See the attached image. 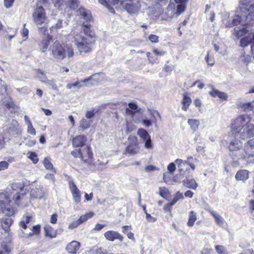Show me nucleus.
<instances>
[{"instance_id": "1", "label": "nucleus", "mask_w": 254, "mask_h": 254, "mask_svg": "<svg viewBox=\"0 0 254 254\" xmlns=\"http://www.w3.org/2000/svg\"><path fill=\"white\" fill-rule=\"evenodd\" d=\"M25 194L23 187L18 186L15 183L12 185L11 190L0 193V213L7 216L12 215L15 206H19L28 201Z\"/></svg>"}, {"instance_id": "2", "label": "nucleus", "mask_w": 254, "mask_h": 254, "mask_svg": "<svg viewBox=\"0 0 254 254\" xmlns=\"http://www.w3.org/2000/svg\"><path fill=\"white\" fill-rule=\"evenodd\" d=\"M251 119L247 114L238 116L232 122V132L244 140L254 136V125L250 123Z\"/></svg>"}, {"instance_id": "3", "label": "nucleus", "mask_w": 254, "mask_h": 254, "mask_svg": "<svg viewBox=\"0 0 254 254\" xmlns=\"http://www.w3.org/2000/svg\"><path fill=\"white\" fill-rule=\"evenodd\" d=\"M242 6L236 11L231 22L226 24L227 26L232 27L238 24L248 25L254 19V0H240Z\"/></svg>"}, {"instance_id": "4", "label": "nucleus", "mask_w": 254, "mask_h": 254, "mask_svg": "<svg viewBox=\"0 0 254 254\" xmlns=\"http://www.w3.org/2000/svg\"><path fill=\"white\" fill-rule=\"evenodd\" d=\"M90 24H82L83 34H76L74 43L80 53H90L92 50V46L95 42L94 32L90 29Z\"/></svg>"}, {"instance_id": "5", "label": "nucleus", "mask_w": 254, "mask_h": 254, "mask_svg": "<svg viewBox=\"0 0 254 254\" xmlns=\"http://www.w3.org/2000/svg\"><path fill=\"white\" fill-rule=\"evenodd\" d=\"M147 115H143L139 112H134L133 111L130 109H126V113L127 115L131 116L132 120L136 124L141 123L144 126L146 127H149L152 125V123L155 124L156 127H157L156 124V119L155 115H156L160 119H161V116L160 113L156 111L148 109Z\"/></svg>"}, {"instance_id": "6", "label": "nucleus", "mask_w": 254, "mask_h": 254, "mask_svg": "<svg viewBox=\"0 0 254 254\" xmlns=\"http://www.w3.org/2000/svg\"><path fill=\"white\" fill-rule=\"evenodd\" d=\"M50 55L58 61L64 59L67 55L68 59L72 57L74 55L73 49L71 47H65L59 41H55L49 48Z\"/></svg>"}, {"instance_id": "7", "label": "nucleus", "mask_w": 254, "mask_h": 254, "mask_svg": "<svg viewBox=\"0 0 254 254\" xmlns=\"http://www.w3.org/2000/svg\"><path fill=\"white\" fill-rule=\"evenodd\" d=\"M141 0H112L111 4L117 9H124L129 14L137 13L141 7Z\"/></svg>"}, {"instance_id": "8", "label": "nucleus", "mask_w": 254, "mask_h": 254, "mask_svg": "<svg viewBox=\"0 0 254 254\" xmlns=\"http://www.w3.org/2000/svg\"><path fill=\"white\" fill-rule=\"evenodd\" d=\"M238 159H247L254 156V139L249 140L244 144L243 148L238 152Z\"/></svg>"}, {"instance_id": "9", "label": "nucleus", "mask_w": 254, "mask_h": 254, "mask_svg": "<svg viewBox=\"0 0 254 254\" xmlns=\"http://www.w3.org/2000/svg\"><path fill=\"white\" fill-rule=\"evenodd\" d=\"M33 21L37 25H42L46 23L47 17L44 8L42 6H37L32 13Z\"/></svg>"}, {"instance_id": "10", "label": "nucleus", "mask_w": 254, "mask_h": 254, "mask_svg": "<svg viewBox=\"0 0 254 254\" xmlns=\"http://www.w3.org/2000/svg\"><path fill=\"white\" fill-rule=\"evenodd\" d=\"M229 148L232 151L231 155L234 159H238V152L241 150L242 147V142L235 136L229 137Z\"/></svg>"}, {"instance_id": "11", "label": "nucleus", "mask_w": 254, "mask_h": 254, "mask_svg": "<svg viewBox=\"0 0 254 254\" xmlns=\"http://www.w3.org/2000/svg\"><path fill=\"white\" fill-rule=\"evenodd\" d=\"M80 157L90 169H94L93 154L90 147L87 146L80 150Z\"/></svg>"}, {"instance_id": "12", "label": "nucleus", "mask_w": 254, "mask_h": 254, "mask_svg": "<svg viewBox=\"0 0 254 254\" xmlns=\"http://www.w3.org/2000/svg\"><path fill=\"white\" fill-rule=\"evenodd\" d=\"M129 144L126 149V152L130 155H135L139 151L137 138L135 136L128 137Z\"/></svg>"}, {"instance_id": "13", "label": "nucleus", "mask_w": 254, "mask_h": 254, "mask_svg": "<svg viewBox=\"0 0 254 254\" xmlns=\"http://www.w3.org/2000/svg\"><path fill=\"white\" fill-rule=\"evenodd\" d=\"M137 134L145 142L144 147L147 149L153 148L151 137L148 132L143 128H140L138 129Z\"/></svg>"}, {"instance_id": "14", "label": "nucleus", "mask_w": 254, "mask_h": 254, "mask_svg": "<svg viewBox=\"0 0 254 254\" xmlns=\"http://www.w3.org/2000/svg\"><path fill=\"white\" fill-rule=\"evenodd\" d=\"M36 77L39 79L41 82L51 86L53 90H57L58 87L55 83L53 79L49 80L47 78L45 72L41 69H38L36 71Z\"/></svg>"}, {"instance_id": "15", "label": "nucleus", "mask_w": 254, "mask_h": 254, "mask_svg": "<svg viewBox=\"0 0 254 254\" xmlns=\"http://www.w3.org/2000/svg\"><path fill=\"white\" fill-rule=\"evenodd\" d=\"M77 15L79 16L80 20H83L84 21L82 24L85 22H91L93 20L91 13L90 10L86 9L83 7H80L77 10Z\"/></svg>"}, {"instance_id": "16", "label": "nucleus", "mask_w": 254, "mask_h": 254, "mask_svg": "<svg viewBox=\"0 0 254 254\" xmlns=\"http://www.w3.org/2000/svg\"><path fill=\"white\" fill-rule=\"evenodd\" d=\"M251 43V52L254 58V33H249V35L244 37L240 40V46L242 47H246Z\"/></svg>"}, {"instance_id": "17", "label": "nucleus", "mask_w": 254, "mask_h": 254, "mask_svg": "<svg viewBox=\"0 0 254 254\" xmlns=\"http://www.w3.org/2000/svg\"><path fill=\"white\" fill-rule=\"evenodd\" d=\"M104 235L106 239L109 241L113 242L119 240L120 242H123L124 240L123 236L117 231L109 230L106 231Z\"/></svg>"}, {"instance_id": "18", "label": "nucleus", "mask_w": 254, "mask_h": 254, "mask_svg": "<svg viewBox=\"0 0 254 254\" xmlns=\"http://www.w3.org/2000/svg\"><path fill=\"white\" fill-rule=\"evenodd\" d=\"M69 187L71 192L73 198L76 203H79L81 201V192L77 188L73 181H69Z\"/></svg>"}, {"instance_id": "19", "label": "nucleus", "mask_w": 254, "mask_h": 254, "mask_svg": "<svg viewBox=\"0 0 254 254\" xmlns=\"http://www.w3.org/2000/svg\"><path fill=\"white\" fill-rule=\"evenodd\" d=\"M105 78V74L103 73H97L92 75L89 78L84 79L82 81L83 83H86L87 82L91 81L92 82V84H96L102 81Z\"/></svg>"}, {"instance_id": "20", "label": "nucleus", "mask_w": 254, "mask_h": 254, "mask_svg": "<svg viewBox=\"0 0 254 254\" xmlns=\"http://www.w3.org/2000/svg\"><path fill=\"white\" fill-rule=\"evenodd\" d=\"M52 37L48 35L46 37H44L39 43V50L42 53H44L48 49L50 45Z\"/></svg>"}, {"instance_id": "21", "label": "nucleus", "mask_w": 254, "mask_h": 254, "mask_svg": "<svg viewBox=\"0 0 254 254\" xmlns=\"http://www.w3.org/2000/svg\"><path fill=\"white\" fill-rule=\"evenodd\" d=\"M242 26H243L241 27H236L234 29L233 34L237 39L241 37L250 32V30L248 29V26H247L246 25Z\"/></svg>"}, {"instance_id": "22", "label": "nucleus", "mask_w": 254, "mask_h": 254, "mask_svg": "<svg viewBox=\"0 0 254 254\" xmlns=\"http://www.w3.org/2000/svg\"><path fill=\"white\" fill-rule=\"evenodd\" d=\"M86 140V136L83 135H77L73 139L72 145L75 147H82L84 145Z\"/></svg>"}, {"instance_id": "23", "label": "nucleus", "mask_w": 254, "mask_h": 254, "mask_svg": "<svg viewBox=\"0 0 254 254\" xmlns=\"http://www.w3.org/2000/svg\"><path fill=\"white\" fill-rule=\"evenodd\" d=\"M207 210L213 216L215 219V223L217 225L222 227L224 225L225 220L224 218L217 212L213 210L211 208H209Z\"/></svg>"}, {"instance_id": "24", "label": "nucleus", "mask_w": 254, "mask_h": 254, "mask_svg": "<svg viewBox=\"0 0 254 254\" xmlns=\"http://www.w3.org/2000/svg\"><path fill=\"white\" fill-rule=\"evenodd\" d=\"M80 243L76 241H73L66 247V251L70 254H75L80 248Z\"/></svg>"}, {"instance_id": "25", "label": "nucleus", "mask_w": 254, "mask_h": 254, "mask_svg": "<svg viewBox=\"0 0 254 254\" xmlns=\"http://www.w3.org/2000/svg\"><path fill=\"white\" fill-rule=\"evenodd\" d=\"M187 122L193 132H195L198 130L200 126V121L199 120L189 119Z\"/></svg>"}, {"instance_id": "26", "label": "nucleus", "mask_w": 254, "mask_h": 254, "mask_svg": "<svg viewBox=\"0 0 254 254\" xmlns=\"http://www.w3.org/2000/svg\"><path fill=\"white\" fill-rule=\"evenodd\" d=\"M209 94L213 97H218L220 99L224 100H226L228 98V96L226 93L221 92L216 89H213L209 92Z\"/></svg>"}, {"instance_id": "27", "label": "nucleus", "mask_w": 254, "mask_h": 254, "mask_svg": "<svg viewBox=\"0 0 254 254\" xmlns=\"http://www.w3.org/2000/svg\"><path fill=\"white\" fill-rule=\"evenodd\" d=\"M183 185L184 186H185L188 188H190V189H194V190H195L198 186V185L196 183L194 179H192V178L191 179H189V178L186 179V180H185L183 181Z\"/></svg>"}, {"instance_id": "28", "label": "nucleus", "mask_w": 254, "mask_h": 254, "mask_svg": "<svg viewBox=\"0 0 254 254\" xmlns=\"http://www.w3.org/2000/svg\"><path fill=\"white\" fill-rule=\"evenodd\" d=\"M181 103L182 104V109L184 111H187L191 103V99L186 94H184Z\"/></svg>"}, {"instance_id": "29", "label": "nucleus", "mask_w": 254, "mask_h": 254, "mask_svg": "<svg viewBox=\"0 0 254 254\" xmlns=\"http://www.w3.org/2000/svg\"><path fill=\"white\" fill-rule=\"evenodd\" d=\"M235 178L238 181H245L248 178V171L246 170H240L236 173Z\"/></svg>"}, {"instance_id": "30", "label": "nucleus", "mask_w": 254, "mask_h": 254, "mask_svg": "<svg viewBox=\"0 0 254 254\" xmlns=\"http://www.w3.org/2000/svg\"><path fill=\"white\" fill-rule=\"evenodd\" d=\"M12 223V219L10 217H7L3 220L1 223V226L6 232H8Z\"/></svg>"}, {"instance_id": "31", "label": "nucleus", "mask_w": 254, "mask_h": 254, "mask_svg": "<svg viewBox=\"0 0 254 254\" xmlns=\"http://www.w3.org/2000/svg\"><path fill=\"white\" fill-rule=\"evenodd\" d=\"M197 219L196 214L194 211H190L189 215V220L187 225L189 227H191L193 226L194 222Z\"/></svg>"}, {"instance_id": "32", "label": "nucleus", "mask_w": 254, "mask_h": 254, "mask_svg": "<svg viewBox=\"0 0 254 254\" xmlns=\"http://www.w3.org/2000/svg\"><path fill=\"white\" fill-rule=\"evenodd\" d=\"M19 124L16 120H12L9 126V131L18 134L19 131Z\"/></svg>"}, {"instance_id": "33", "label": "nucleus", "mask_w": 254, "mask_h": 254, "mask_svg": "<svg viewBox=\"0 0 254 254\" xmlns=\"http://www.w3.org/2000/svg\"><path fill=\"white\" fill-rule=\"evenodd\" d=\"M184 199V195L182 192L180 191H178L175 196L174 197L173 200L171 202L168 204V205L170 206H172L174 205L178 200H182Z\"/></svg>"}, {"instance_id": "34", "label": "nucleus", "mask_w": 254, "mask_h": 254, "mask_svg": "<svg viewBox=\"0 0 254 254\" xmlns=\"http://www.w3.org/2000/svg\"><path fill=\"white\" fill-rule=\"evenodd\" d=\"M175 163L178 167L180 168L179 171L181 173H184L185 171V167L188 164L187 161H183L180 159H177L175 160Z\"/></svg>"}, {"instance_id": "35", "label": "nucleus", "mask_w": 254, "mask_h": 254, "mask_svg": "<svg viewBox=\"0 0 254 254\" xmlns=\"http://www.w3.org/2000/svg\"><path fill=\"white\" fill-rule=\"evenodd\" d=\"M31 219V217L29 216H23L20 222L19 226L24 229L27 228V224H28Z\"/></svg>"}, {"instance_id": "36", "label": "nucleus", "mask_w": 254, "mask_h": 254, "mask_svg": "<svg viewBox=\"0 0 254 254\" xmlns=\"http://www.w3.org/2000/svg\"><path fill=\"white\" fill-rule=\"evenodd\" d=\"M92 122L91 121H88L85 119H82L79 122V127L82 129L85 130L88 128Z\"/></svg>"}, {"instance_id": "37", "label": "nucleus", "mask_w": 254, "mask_h": 254, "mask_svg": "<svg viewBox=\"0 0 254 254\" xmlns=\"http://www.w3.org/2000/svg\"><path fill=\"white\" fill-rule=\"evenodd\" d=\"M253 107H254V100L251 102L242 104L241 106V108L245 112L252 111Z\"/></svg>"}, {"instance_id": "38", "label": "nucleus", "mask_w": 254, "mask_h": 254, "mask_svg": "<svg viewBox=\"0 0 254 254\" xmlns=\"http://www.w3.org/2000/svg\"><path fill=\"white\" fill-rule=\"evenodd\" d=\"M44 230L47 236L51 238H54L56 236V233L54 229L50 226H46L44 227Z\"/></svg>"}, {"instance_id": "39", "label": "nucleus", "mask_w": 254, "mask_h": 254, "mask_svg": "<svg viewBox=\"0 0 254 254\" xmlns=\"http://www.w3.org/2000/svg\"><path fill=\"white\" fill-rule=\"evenodd\" d=\"M94 215V213L92 212L86 213L85 215H81L80 218L77 220L79 223L81 224L82 223L85 222L88 219L91 218Z\"/></svg>"}, {"instance_id": "40", "label": "nucleus", "mask_w": 254, "mask_h": 254, "mask_svg": "<svg viewBox=\"0 0 254 254\" xmlns=\"http://www.w3.org/2000/svg\"><path fill=\"white\" fill-rule=\"evenodd\" d=\"M160 195L164 198H166L170 194L169 190L165 187H160L159 189Z\"/></svg>"}, {"instance_id": "41", "label": "nucleus", "mask_w": 254, "mask_h": 254, "mask_svg": "<svg viewBox=\"0 0 254 254\" xmlns=\"http://www.w3.org/2000/svg\"><path fill=\"white\" fill-rule=\"evenodd\" d=\"M87 254H106V253L101 248H93L87 252Z\"/></svg>"}, {"instance_id": "42", "label": "nucleus", "mask_w": 254, "mask_h": 254, "mask_svg": "<svg viewBox=\"0 0 254 254\" xmlns=\"http://www.w3.org/2000/svg\"><path fill=\"white\" fill-rule=\"evenodd\" d=\"M186 6L185 4H178L177 6V10L175 14L178 16L183 13L186 10Z\"/></svg>"}, {"instance_id": "43", "label": "nucleus", "mask_w": 254, "mask_h": 254, "mask_svg": "<svg viewBox=\"0 0 254 254\" xmlns=\"http://www.w3.org/2000/svg\"><path fill=\"white\" fill-rule=\"evenodd\" d=\"M44 165L45 167L47 169H49V170L53 169V164L51 163L50 158L46 157L44 159Z\"/></svg>"}, {"instance_id": "44", "label": "nucleus", "mask_w": 254, "mask_h": 254, "mask_svg": "<svg viewBox=\"0 0 254 254\" xmlns=\"http://www.w3.org/2000/svg\"><path fill=\"white\" fill-rule=\"evenodd\" d=\"M67 4L70 8L74 9L78 6V0H68Z\"/></svg>"}, {"instance_id": "45", "label": "nucleus", "mask_w": 254, "mask_h": 254, "mask_svg": "<svg viewBox=\"0 0 254 254\" xmlns=\"http://www.w3.org/2000/svg\"><path fill=\"white\" fill-rule=\"evenodd\" d=\"M44 26L42 27H38V31L40 33L43 34L45 37H46L48 35V26H46V23L44 24Z\"/></svg>"}, {"instance_id": "46", "label": "nucleus", "mask_w": 254, "mask_h": 254, "mask_svg": "<svg viewBox=\"0 0 254 254\" xmlns=\"http://www.w3.org/2000/svg\"><path fill=\"white\" fill-rule=\"evenodd\" d=\"M6 91V88L3 86L2 83V80L0 79V101L3 99Z\"/></svg>"}, {"instance_id": "47", "label": "nucleus", "mask_w": 254, "mask_h": 254, "mask_svg": "<svg viewBox=\"0 0 254 254\" xmlns=\"http://www.w3.org/2000/svg\"><path fill=\"white\" fill-rule=\"evenodd\" d=\"M216 251L218 254H228L225 247L221 245H217L215 247Z\"/></svg>"}, {"instance_id": "48", "label": "nucleus", "mask_w": 254, "mask_h": 254, "mask_svg": "<svg viewBox=\"0 0 254 254\" xmlns=\"http://www.w3.org/2000/svg\"><path fill=\"white\" fill-rule=\"evenodd\" d=\"M11 248L6 245L2 246L0 248V254H10Z\"/></svg>"}, {"instance_id": "49", "label": "nucleus", "mask_w": 254, "mask_h": 254, "mask_svg": "<svg viewBox=\"0 0 254 254\" xmlns=\"http://www.w3.org/2000/svg\"><path fill=\"white\" fill-rule=\"evenodd\" d=\"M28 158L34 164H36L39 161L37 155L35 152H30Z\"/></svg>"}, {"instance_id": "50", "label": "nucleus", "mask_w": 254, "mask_h": 254, "mask_svg": "<svg viewBox=\"0 0 254 254\" xmlns=\"http://www.w3.org/2000/svg\"><path fill=\"white\" fill-rule=\"evenodd\" d=\"M163 181L169 184V185H172L173 184V181L171 177L169 176L167 173H164L163 175Z\"/></svg>"}, {"instance_id": "51", "label": "nucleus", "mask_w": 254, "mask_h": 254, "mask_svg": "<svg viewBox=\"0 0 254 254\" xmlns=\"http://www.w3.org/2000/svg\"><path fill=\"white\" fill-rule=\"evenodd\" d=\"M83 85L81 84H80V82L79 81H76L74 83H69L67 84L66 86V88L68 89H70L73 87H77L78 88H80L82 87Z\"/></svg>"}, {"instance_id": "52", "label": "nucleus", "mask_w": 254, "mask_h": 254, "mask_svg": "<svg viewBox=\"0 0 254 254\" xmlns=\"http://www.w3.org/2000/svg\"><path fill=\"white\" fill-rule=\"evenodd\" d=\"M138 106L137 104L134 102L129 103L128 104V108L126 109H130V110L133 111L134 112H139L137 111Z\"/></svg>"}, {"instance_id": "53", "label": "nucleus", "mask_w": 254, "mask_h": 254, "mask_svg": "<svg viewBox=\"0 0 254 254\" xmlns=\"http://www.w3.org/2000/svg\"><path fill=\"white\" fill-rule=\"evenodd\" d=\"M205 60L207 62L208 65L213 66L214 64L215 61L213 58L209 57V53H207V56L205 58Z\"/></svg>"}, {"instance_id": "54", "label": "nucleus", "mask_w": 254, "mask_h": 254, "mask_svg": "<svg viewBox=\"0 0 254 254\" xmlns=\"http://www.w3.org/2000/svg\"><path fill=\"white\" fill-rule=\"evenodd\" d=\"M63 23L62 20H59L58 22L54 26L51 28V30L53 31L54 30H58L62 27Z\"/></svg>"}, {"instance_id": "55", "label": "nucleus", "mask_w": 254, "mask_h": 254, "mask_svg": "<svg viewBox=\"0 0 254 254\" xmlns=\"http://www.w3.org/2000/svg\"><path fill=\"white\" fill-rule=\"evenodd\" d=\"M27 132L33 135L36 134V130L33 127L32 124L27 125Z\"/></svg>"}, {"instance_id": "56", "label": "nucleus", "mask_w": 254, "mask_h": 254, "mask_svg": "<svg viewBox=\"0 0 254 254\" xmlns=\"http://www.w3.org/2000/svg\"><path fill=\"white\" fill-rule=\"evenodd\" d=\"M150 41L153 43H158L159 41V37L154 34H151L148 37Z\"/></svg>"}, {"instance_id": "57", "label": "nucleus", "mask_w": 254, "mask_h": 254, "mask_svg": "<svg viewBox=\"0 0 254 254\" xmlns=\"http://www.w3.org/2000/svg\"><path fill=\"white\" fill-rule=\"evenodd\" d=\"M183 175L182 174H180L179 175L177 174L174 177L172 178L173 183H181V180L183 178Z\"/></svg>"}, {"instance_id": "58", "label": "nucleus", "mask_w": 254, "mask_h": 254, "mask_svg": "<svg viewBox=\"0 0 254 254\" xmlns=\"http://www.w3.org/2000/svg\"><path fill=\"white\" fill-rule=\"evenodd\" d=\"M168 170L171 174H173L174 172L175 171L176 167V165L174 163H171L167 167Z\"/></svg>"}, {"instance_id": "59", "label": "nucleus", "mask_w": 254, "mask_h": 254, "mask_svg": "<svg viewBox=\"0 0 254 254\" xmlns=\"http://www.w3.org/2000/svg\"><path fill=\"white\" fill-rule=\"evenodd\" d=\"M5 145L4 137L3 133L0 132V149L3 148Z\"/></svg>"}, {"instance_id": "60", "label": "nucleus", "mask_w": 254, "mask_h": 254, "mask_svg": "<svg viewBox=\"0 0 254 254\" xmlns=\"http://www.w3.org/2000/svg\"><path fill=\"white\" fill-rule=\"evenodd\" d=\"M95 112L94 110L87 111L85 114V117L87 119H90L95 116Z\"/></svg>"}, {"instance_id": "61", "label": "nucleus", "mask_w": 254, "mask_h": 254, "mask_svg": "<svg viewBox=\"0 0 254 254\" xmlns=\"http://www.w3.org/2000/svg\"><path fill=\"white\" fill-rule=\"evenodd\" d=\"M146 219L147 220V221L150 222H154L156 221L157 219L155 217H154L150 215L149 213L147 212H146Z\"/></svg>"}, {"instance_id": "62", "label": "nucleus", "mask_w": 254, "mask_h": 254, "mask_svg": "<svg viewBox=\"0 0 254 254\" xmlns=\"http://www.w3.org/2000/svg\"><path fill=\"white\" fill-rule=\"evenodd\" d=\"M80 224L77 220L76 221H75L71 223H70L68 226V229H73L77 227L79 225H80Z\"/></svg>"}, {"instance_id": "63", "label": "nucleus", "mask_w": 254, "mask_h": 254, "mask_svg": "<svg viewBox=\"0 0 254 254\" xmlns=\"http://www.w3.org/2000/svg\"><path fill=\"white\" fill-rule=\"evenodd\" d=\"M8 163L6 161H1L0 162V171L4 170L8 168Z\"/></svg>"}, {"instance_id": "64", "label": "nucleus", "mask_w": 254, "mask_h": 254, "mask_svg": "<svg viewBox=\"0 0 254 254\" xmlns=\"http://www.w3.org/2000/svg\"><path fill=\"white\" fill-rule=\"evenodd\" d=\"M239 254H254V251L253 249H248L244 250Z\"/></svg>"}]
</instances>
